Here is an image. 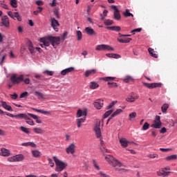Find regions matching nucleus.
Wrapping results in <instances>:
<instances>
[{"label":"nucleus","instance_id":"1","mask_svg":"<svg viewBox=\"0 0 177 177\" xmlns=\"http://www.w3.org/2000/svg\"><path fill=\"white\" fill-rule=\"evenodd\" d=\"M39 41L41 43H44V46H46V47H48L50 46V42H51V45H53V47H54V48H56V46L60 44L59 37L47 36L40 38Z\"/></svg>","mask_w":177,"mask_h":177},{"label":"nucleus","instance_id":"2","mask_svg":"<svg viewBox=\"0 0 177 177\" xmlns=\"http://www.w3.org/2000/svg\"><path fill=\"white\" fill-rule=\"evenodd\" d=\"M10 81L12 84H19L21 82H24L25 84H28L30 83V79L27 78L24 80V75H17V74H14L10 77Z\"/></svg>","mask_w":177,"mask_h":177},{"label":"nucleus","instance_id":"3","mask_svg":"<svg viewBox=\"0 0 177 177\" xmlns=\"http://www.w3.org/2000/svg\"><path fill=\"white\" fill-rule=\"evenodd\" d=\"M53 160L55 162V171L61 172L64 171L68 166L67 163L59 160L56 156L53 157Z\"/></svg>","mask_w":177,"mask_h":177},{"label":"nucleus","instance_id":"4","mask_svg":"<svg viewBox=\"0 0 177 177\" xmlns=\"http://www.w3.org/2000/svg\"><path fill=\"white\" fill-rule=\"evenodd\" d=\"M105 160L111 165V166L115 167H123V164L120 162L118 160H117L115 158L111 155H107L105 157Z\"/></svg>","mask_w":177,"mask_h":177},{"label":"nucleus","instance_id":"5","mask_svg":"<svg viewBox=\"0 0 177 177\" xmlns=\"http://www.w3.org/2000/svg\"><path fill=\"white\" fill-rule=\"evenodd\" d=\"M95 50L97 51H114V48L107 44H100L97 45Z\"/></svg>","mask_w":177,"mask_h":177},{"label":"nucleus","instance_id":"6","mask_svg":"<svg viewBox=\"0 0 177 177\" xmlns=\"http://www.w3.org/2000/svg\"><path fill=\"white\" fill-rule=\"evenodd\" d=\"M101 80H104L106 82H109L108 84L109 85L110 88H114V87H118V85L115 82H110V81H113L115 80V77H102L100 79Z\"/></svg>","mask_w":177,"mask_h":177},{"label":"nucleus","instance_id":"7","mask_svg":"<svg viewBox=\"0 0 177 177\" xmlns=\"http://www.w3.org/2000/svg\"><path fill=\"white\" fill-rule=\"evenodd\" d=\"M111 8L113 10V19H115L117 21H119L121 19V15L120 12V10L117 8L116 6H111Z\"/></svg>","mask_w":177,"mask_h":177},{"label":"nucleus","instance_id":"8","mask_svg":"<svg viewBox=\"0 0 177 177\" xmlns=\"http://www.w3.org/2000/svg\"><path fill=\"white\" fill-rule=\"evenodd\" d=\"M76 145L75 143H71L66 149L67 154H74L75 153Z\"/></svg>","mask_w":177,"mask_h":177},{"label":"nucleus","instance_id":"9","mask_svg":"<svg viewBox=\"0 0 177 177\" xmlns=\"http://www.w3.org/2000/svg\"><path fill=\"white\" fill-rule=\"evenodd\" d=\"M1 24L2 26H5L6 28H9L10 24V19L8 16H3L1 17Z\"/></svg>","mask_w":177,"mask_h":177},{"label":"nucleus","instance_id":"10","mask_svg":"<svg viewBox=\"0 0 177 177\" xmlns=\"http://www.w3.org/2000/svg\"><path fill=\"white\" fill-rule=\"evenodd\" d=\"M94 131L95 132V135L97 138H100L102 137V132H101V129H100V122H98V123H97V124H95Z\"/></svg>","mask_w":177,"mask_h":177},{"label":"nucleus","instance_id":"11","mask_svg":"<svg viewBox=\"0 0 177 177\" xmlns=\"http://www.w3.org/2000/svg\"><path fill=\"white\" fill-rule=\"evenodd\" d=\"M144 86L149 88H154L157 87H161L162 84L161 83H142Z\"/></svg>","mask_w":177,"mask_h":177},{"label":"nucleus","instance_id":"12","mask_svg":"<svg viewBox=\"0 0 177 177\" xmlns=\"http://www.w3.org/2000/svg\"><path fill=\"white\" fill-rule=\"evenodd\" d=\"M51 27L54 28V30H55L56 32L59 31L58 26H59V23L57 20H56L55 18H51Z\"/></svg>","mask_w":177,"mask_h":177},{"label":"nucleus","instance_id":"13","mask_svg":"<svg viewBox=\"0 0 177 177\" xmlns=\"http://www.w3.org/2000/svg\"><path fill=\"white\" fill-rule=\"evenodd\" d=\"M104 105L103 100H96L94 102L95 108L97 110H100Z\"/></svg>","mask_w":177,"mask_h":177},{"label":"nucleus","instance_id":"14","mask_svg":"<svg viewBox=\"0 0 177 177\" xmlns=\"http://www.w3.org/2000/svg\"><path fill=\"white\" fill-rule=\"evenodd\" d=\"M10 155L11 152L9 149L5 148L1 149L0 156H2L3 157H9Z\"/></svg>","mask_w":177,"mask_h":177},{"label":"nucleus","instance_id":"15","mask_svg":"<svg viewBox=\"0 0 177 177\" xmlns=\"http://www.w3.org/2000/svg\"><path fill=\"white\" fill-rule=\"evenodd\" d=\"M170 174H171V171H166L164 169H161L158 171H157V175L158 176H162V177H167L169 176Z\"/></svg>","mask_w":177,"mask_h":177},{"label":"nucleus","instance_id":"16","mask_svg":"<svg viewBox=\"0 0 177 177\" xmlns=\"http://www.w3.org/2000/svg\"><path fill=\"white\" fill-rule=\"evenodd\" d=\"M123 112L122 109H116V111H115V112H113V113H112V115H111V117L109 118L106 124H109V121L113 119V118H115V116H117L118 115L122 113Z\"/></svg>","mask_w":177,"mask_h":177},{"label":"nucleus","instance_id":"17","mask_svg":"<svg viewBox=\"0 0 177 177\" xmlns=\"http://www.w3.org/2000/svg\"><path fill=\"white\" fill-rule=\"evenodd\" d=\"M85 32L86 35L89 36H95L96 32L94 31V30L91 27H86L85 28Z\"/></svg>","mask_w":177,"mask_h":177},{"label":"nucleus","instance_id":"18","mask_svg":"<svg viewBox=\"0 0 177 177\" xmlns=\"http://www.w3.org/2000/svg\"><path fill=\"white\" fill-rule=\"evenodd\" d=\"M139 95H129L127 98H126V101L127 102H136V100L139 99Z\"/></svg>","mask_w":177,"mask_h":177},{"label":"nucleus","instance_id":"19","mask_svg":"<svg viewBox=\"0 0 177 177\" xmlns=\"http://www.w3.org/2000/svg\"><path fill=\"white\" fill-rule=\"evenodd\" d=\"M81 117L86 118V111H82L81 109L77 110V118H80Z\"/></svg>","mask_w":177,"mask_h":177},{"label":"nucleus","instance_id":"20","mask_svg":"<svg viewBox=\"0 0 177 177\" xmlns=\"http://www.w3.org/2000/svg\"><path fill=\"white\" fill-rule=\"evenodd\" d=\"M75 71V68L73 67H70L68 68L64 69L63 71H61L60 74L63 76L66 75L67 74H68L69 73H72Z\"/></svg>","mask_w":177,"mask_h":177},{"label":"nucleus","instance_id":"21","mask_svg":"<svg viewBox=\"0 0 177 177\" xmlns=\"http://www.w3.org/2000/svg\"><path fill=\"white\" fill-rule=\"evenodd\" d=\"M1 106L8 111H13V109L11 106L8 105L6 102L1 101Z\"/></svg>","mask_w":177,"mask_h":177},{"label":"nucleus","instance_id":"22","mask_svg":"<svg viewBox=\"0 0 177 177\" xmlns=\"http://www.w3.org/2000/svg\"><path fill=\"white\" fill-rule=\"evenodd\" d=\"M119 142L123 148L127 147L130 143V142L127 141L126 138H121L120 139Z\"/></svg>","mask_w":177,"mask_h":177},{"label":"nucleus","instance_id":"23","mask_svg":"<svg viewBox=\"0 0 177 177\" xmlns=\"http://www.w3.org/2000/svg\"><path fill=\"white\" fill-rule=\"evenodd\" d=\"M86 118H78L76 120L77 128H81L82 123L85 122Z\"/></svg>","mask_w":177,"mask_h":177},{"label":"nucleus","instance_id":"24","mask_svg":"<svg viewBox=\"0 0 177 177\" xmlns=\"http://www.w3.org/2000/svg\"><path fill=\"white\" fill-rule=\"evenodd\" d=\"M148 52L149 53V55L153 57V58H156L157 59L158 57V54L154 51L153 48H148Z\"/></svg>","mask_w":177,"mask_h":177},{"label":"nucleus","instance_id":"25","mask_svg":"<svg viewBox=\"0 0 177 177\" xmlns=\"http://www.w3.org/2000/svg\"><path fill=\"white\" fill-rule=\"evenodd\" d=\"M106 55L109 58H113V59L121 58V55L117 53H106Z\"/></svg>","mask_w":177,"mask_h":177},{"label":"nucleus","instance_id":"26","mask_svg":"<svg viewBox=\"0 0 177 177\" xmlns=\"http://www.w3.org/2000/svg\"><path fill=\"white\" fill-rule=\"evenodd\" d=\"M132 41L131 38H122L118 39V41L121 44H129Z\"/></svg>","mask_w":177,"mask_h":177},{"label":"nucleus","instance_id":"27","mask_svg":"<svg viewBox=\"0 0 177 177\" xmlns=\"http://www.w3.org/2000/svg\"><path fill=\"white\" fill-rule=\"evenodd\" d=\"M27 45H28V48L29 51L30 52V53L31 54L35 53V48L33 46L32 43L30 41H29L28 42Z\"/></svg>","mask_w":177,"mask_h":177},{"label":"nucleus","instance_id":"28","mask_svg":"<svg viewBox=\"0 0 177 177\" xmlns=\"http://www.w3.org/2000/svg\"><path fill=\"white\" fill-rule=\"evenodd\" d=\"M97 73V71L95 69L86 71L84 75L86 77H89L90 75H93Z\"/></svg>","mask_w":177,"mask_h":177},{"label":"nucleus","instance_id":"29","mask_svg":"<svg viewBox=\"0 0 177 177\" xmlns=\"http://www.w3.org/2000/svg\"><path fill=\"white\" fill-rule=\"evenodd\" d=\"M32 154L33 157L35 158H39L41 156V153L38 150L32 151Z\"/></svg>","mask_w":177,"mask_h":177},{"label":"nucleus","instance_id":"30","mask_svg":"<svg viewBox=\"0 0 177 177\" xmlns=\"http://www.w3.org/2000/svg\"><path fill=\"white\" fill-rule=\"evenodd\" d=\"M107 30H111V31H116L118 32V31H121V27L120 26H108Z\"/></svg>","mask_w":177,"mask_h":177},{"label":"nucleus","instance_id":"31","mask_svg":"<svg viewBox=\"0 0 177 177\" xmlns=\"http://www.w3.org/2000/svg\"><path fill=\"white\" fill-rule=\"evenodd\" d=\"M136 117H137V113L136 111L130 113L129 114V120L133 121Z\"/></svg>","mask_w":177,"mask_h":177},{"label":"nucleus","instance_id":"32","mask_svg":"<svg viewBox=\"0 0 177 177\" xmlns=\"http://www.w3.org/2000/svg\"><path fill=\"white\" fill-rule=\"evenodd\" d=\"M26 113H19V114H17L15 115V118L17 119V120H21V119H25L27 118Z\"/></svg>","mask_w":177,"mask_h":177},{"label":"nucleus","instance_id":"33","mask_svg":"<svg viewBox=\"0 0 177 177\" xmlns=\"http://www.w3.org/2000/svg\"><path fill=\"white\" fill-rule=\"evenodd\" d=\"M16 162H21L24 160V155L23 154H18L15 156Z\"/></svg>","mask_w":177,"mask_h":177},{"label":"nucleus","instance_id":"34","mask_svg":"<svg viewBox=\"0 0 177 177\" xmlns=\"http://www.w3.org/2000/svg\"><path fill=\"white\" fill-rule=\"evenodd\" d=\"M167 161H172L177 160V155H171L165 158Z\"/></svg>","mask_w":177,"mask_h":177},{"label":"nucleus","instance_id":"35","mask_svg":"<svg viewBox=\"0 0 177 177\" xmlns=\"http://www.w3.org/2000/svg\"><path fill=\"white\" fill-rule=\"evenodd\" d=\"M25 120H26V122L28 124H29L30 126L35 125L33 120H32V119L30 118H29L27 114H26V118H25Z\"/></svg>","mask_w":177,"mask_h":177},{"label":"nucleus","instance_id":"36","mask_svg":"<svg viewBox=\"0 0 177 177\" xmlns=\"http://www.w3.org/2000/svg\"><path fill=\"white\" fill-rule=\"evenodd\" d=\"M161 126L162 122H153V124L151 127L154 129H160Z\"/></svg>","mask_w":177,"mask_h":177},{"label":"nucleus","instance_id":"37","mask_svg":"<svg viewBox=\"0 0 177 177\" xmlns=\"http://www.w3.org/2000/svg\"><path fill=\"white\" fill-rule=\"evenodd\" d=\"M22 146H24V147H28V146H30L32 147H36L37 145L32 142H24L21 144Z\"/></svg>","mask_w":177,"mask_h":177},{"label":"nucleus","instance_id":"38","mask_svg":"<svg viewBox=\"0 0 177 177\" xmlns=\"http://www.w3.org/2000/svg\"><path fill=\"white\" fill-rule=\"evenodd\" d=\"M90 88L95 89L99 87V84L95 82H91L89 85Z\"/></svg>","mask_w":177,"mask_h":177},{"label":"nucleus","instance_id":"39","mask_svg":"<svg viewBox=\"0 0 177 177\" xmlns=\"http://www.w3.org/2000/svg\"><path fill=\"white\" fill-rule=\"evenodd\" d=\"M169 106L168 104H165L162 106L161 110L163 113H166Z\"/></svg>","mask_w":177,"mask_h":177},{"label":"nucleus","instance_id":"40","mask_svg":"<svg viewBox=\"0 0 177 177\" xmlns=\"http://www.w3.org/2000/svg\"><path fill=\"white\" fill-rule=\"evenodd\" d=\"M35 96L38 97L39 99H44V95L42 93H40L39 91H35L34 93Z\"/></svg>","mask_w":177,"mask_h":177},{"label":"nucleus","instance_id":"41","mask_svg":"<svg viewBox=\"0 0 177 177\" xmlns=\"http://www.w3.org/2000/svg\"><path fill=\"white\" fill-rule=\"evenodd\" d=\"M133 81H134V79L131 76H127L124 79V82L126 83H129L130 82H133Z\"/></svg>","mask_w":177,"mask_h":177},{"label":"nucleus","instance_id":"42","mask_svg":"<svg viewBox=\"0 0 177 177\" xmlns=\"http://www.w3.org/2000/svg\"><path fill=\"white\" fill-rule=\"evenodd\" d=\"M10 6L14 8H16L18 6L17 0H10Z\"/></svg>","mask_w":177,"mask_h":177},{"label":"nucleus","instance_id":"43","mask_svg":"<svg viewBox=\"0 0 177 177\" xmlns=\"http://www.w3.org/2000/svg\"><path fill=\"white\" fill-rule=\"evenodd\" d=\"M33 131L37 134H43L44 133V131L40 128H35Z\"/></svg>","mask_w":177,"mask_h":177},{"label":"nucleus","instance_id":"44","mask_svg":"<svg viewBox=\"0 0 177 177\" xmlns=\"http://www.w3.org/2000/svg\"><path fill=\"white\" fill-rule=\"evenodd\" d=\"M123 15L126 17H133V15L130 13V10L129 9L125 10V12L123 13Z\"/></svg>","mask_w":177,"mask_h":177},{"label":"nucleus","instance_id":"45","mask_svg":"<svg viewBox=\"0 0 177 177\" xmlns=\"http://www.w3.org/2000/svg\"><path fill=\"white\" fill-rule=\"evenodd\" d=\"M6 58V54H4L3 55H0V65L2 66L4 63V61Z\"/></svg>","mask_w":177,"mask_h":177},{"label":"nucleus","instance_id":"46","mask_svg":"<svg viewBox=\"0 0 177 177\" xmlns=\"http://www.w3.org/2000/svg\"><path fill=\"white\" fill-rule=\"evenodd\" d=\"M113 111L112 109L107 111L104 115V118H107L109 115H111L113 113Z\"/></svg>","mask_w":177,"mask_h":177},{"label":"nucleus","instance_id":"47","mask_svg":"<svg viewBox=\"0 0 177 177\" xmlns=\"http://www.w3.org/2000/svg\"><path fill=\"white\" fill-rule=\"evenodd\" d=\"M92 162H93V167L95 168V169H97V171H100V167L98 165V164L97 163L96 160L93 159L92 160Z\"/></svg>","mask_w":177,"mask_h":177},{"label":"nucleus","instance_id":"48","mask_svg":"<svg viewBox=\"0 0 177 177\" xmlns=\"http://www.w3.org/2000/svg\"><path fill=\"white\" fill-rule=\"evenodd\" d=\"M77 41H81L82 39V32L80 30L77 31Z\"/></svg>","mask_w":177,"mask_h":177},{"label":"nucleus","instance_id":"49","mask_svg":"<svg viewBox=\"0 0 177 177\" xmlns=\"http://www.w3.org/2000/svg\"><path fill=\"white\" fill-rule=\"evenodd\" d=\"M7 160L9 162H17L15 156L8 158Z\"/></svg>","mask_w":177,"mask_h":177},{"label":"nucleus","instance_id":"50","mask_svg":"<svg viewBox=\"0 0 177 177\" xmlns=\"http://www.w3.org/2000/svg\"><path fill=\"white\" fill-rule=\"evenodd\" d=\"M0 6L6 10H9L8 6L6 5L5 1H0Z\"/></svg>","mask_w":177,"mask_h":177},{"label":"nucleus","instance_id":"51","mask_svg":"<svg viewBox=\"0 0 177 177\" xmlns=\"http://www.w3.org/2000/svg\"><path fill=\"white\" fill-rule=\"evenodd\" d=\"M147 157L151 159H154V158H158V155L156 153H149V155H147Z\"/></svg>","mask_w":177,"mask_h":177},{"label":"nucleus","instance_id":"52","mask_svg":"<svg viewBox=\"0 0 177 177\" xmlns=\"http://www.w3.org/2000/svg\"><path fill=\"white\" fill-rule=\"evenodd\" d=\"M44 75H48V76H53L54 75V72L53 71H45L43 73Z\"/></svg>","mask_w":177,"mask_h":177},{"label":"nucleus","instance_id":"53","mask_svg":"<svg viewBox=\"0 0 177 177\" xmlns=\"http://www.w3.org/2000/svg\"><path fill=\"white\" fill-rule=\"evenodd\" d=\"M149 128V123H147V122H145V123H144V124L142 126V130L147 131Z\"/></svg>","mask_w":177,"mask_h":177},{"label":"nucleus","instance_id":"54","mask_svg":"<svg viewBox=\"0 0 177 177\" xmlns=\"http://www.w3.org/2000/svg\"><path fill=\"white\" fill-rule=\"evenodd\" d=\"M20 130L22 131L23 132H24L26 134H30V132L28 131V129H26L24 127H21Z\"/></svg>","mask_w":177,"mask_h":177},{"label":"nucleus","instance_id":"55","mask_svg":"<svg viewBox=\"0 0 177 177\" xmlns=\"http://www.w3.org/2000/svg\"><path fill=\"white\" fill-rule=\"evenodd\" d=\"M10 96L11 99L13 100H16L19 97L18 94L16 93H15L14 94H10Z\"/></svg>","mask_w":177,"mask_h":177},{"label":"nucleus","instance_id":"56","mask_svg":"<svg viewBox=\"0 0 177 177\" xmlns=\"http://www.w3.org/2000/svg\"><path fill=\"white\" fill-rule=\"evenodd\" d=\"M104 24L106 25V26H110V25H112L114 24V21L113 20H110V19H107L105 21Z\"/></svg>","mask_w":177,"mask_h":177},{"label":"nucleus","instance_id":"57","mask_svg":"<svg viewBox=\"0 0 177 177\" xmlns=\"http://www.w3.org/2000/svg\"><path fill=\"white\" fill-rule=\"evenodd\" d=\"M28 93L27 91H25V92L21 93L19 97H20L21 99H22V98H26V97L28 96Z\"/></svg>","mask_w":177,"mask_h":177},{"label":"nucleus","instance_id":"58","mask_svg":"<svg viewBox=\"0 0 177 177\" xmlns=\"http://www.w3.org/2000/svg\"><path fill=\"white\" fill-rule=\"evenodd\" d=\"M48 164L50 167H54L55 163L53 162V160L50 158H48Z\"/></svg>","mask_w":177,"mask_h":177},{"label":"nucleus","instance_id":"59","mask_svg":"<svg viewBox=\"0 0 177 177\" xmlns=\"http://www.w3.org/2000/svg\"><path fill=\"white\" fill-rule=\"evenodd\" d=\"M116 103H117V102H115V101L112 102L106 107V109H107V110L111 109Z\"/></svg>","mask_w":177,"mask_h":177},{"label":"nucleus","instance_id":"60","mask_svg":"<svg viewBox=\"0 0 177 177\" xmlns=\"http://www.w3.org/2000/svg\"><path fill=\"white\" fill-rule=\"evenodd\" d=\"M141 31H142L141 28H136V29H134V30H131V34L135 35V32H141Z\"/></svg>","mask_w":177,"mask_h":177},{"label":"nucleus","instance_id":"61","mask_svg":"<svg viewBox=\"0 0 177 177\" xmlns=\"http://www.w3.org/2000/svg\"><path fill=\"white\" fill-rule=\"evenodd\" d=\"M100 149L104 154V153H109V150L106 149L105 146L100 147Z\"/></svg>","mask_w":177,"mask_h":177},{"label":"nucleus","instance_id":"62","mask_svg":"<svg viewBox=\"0 0 177 177\" xmlns=\"http://www.w3.org/2000/svg\"><path fill=\"white\" fill-rule=\"evenodd\" d=\"M38 10H36V11L34 12L35 15H37L39 12H41L43 10V8H41V7H39Z\"/></svg>","mask_w":177,"mask_h":177},{"label":"nucleus","instance_id":"63","mask_svg":"<svg viewBox=\"0 0 177 177\" xmlns=\"http://www.w3.org/2000/svg\"><path fill=\"white\" fill-rule=\"evenodd\" d=\"M99 175H100L101 177H111L110 176L104 173L103 171H100V172H99Z\"/></svg>","mask_w":177,"mask_h":177},{"label":"nucleus","instance_id":"64","mask_svg":"<svg viewBox=\"0 0 177 177\" xmlns=\"http://www.w3.org/2000/svg\"><path fill=\"white\" fill-rule=\"evenodd\" d=\"M155 122H160V115H156L155 120H153Z\"/></svg>","mask_w":177,"mask_h":177}]
</instances>
